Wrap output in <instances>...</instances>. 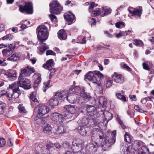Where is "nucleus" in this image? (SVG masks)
I'll list each match as a JSON object with an SVG mask.
<instances>
[{
    "instance_id": "nucleus-2",
    "label": "nucleus",
    "mask_w": 154,
    "mask_h": 154,
    "mask_svg": "<svg viewBox=\"0 0 154 154\" xmlns=\"http://www.w3.org/2000/svg\"><path fill=\"white\" fill-rule=\"evenodd\" d=\"M64 108L67 111L64 114L65 119H71L72 117L74 119L79 114L78 108L76 106L67 105L65 106Z\"/></svg>"
},
{
    "instance_id": "nucleus-39",
    "label": "nucleus",
    "mask_w": 154,
    "mask_h": 154,
    "mask_svg": "<svg viewBox=\"0 0 154 154\" xmlns=\"http://www.w3.org/2000/svg\"><path fill=\"white\" fill-rule=\"evenodd\" d=\"M80 89L79 87L78 86H72L70 88L69 90V94H72V93L78 92Z\"/></svg>"
},
{
    "instance_id": "nucleus-27",
    "label": "nucleus",
    "mask_w": 154,
    "mask_h": 154,
    "mask_svg": "<svg viewBox=\"0 0 154 154\" xmlns=\"http://www.w3.org/2000/svg\"><path fill=\"white\" fill-rule=\"evenodd\" d=\"M59 38L60 39H65L67 38V35L65 31L63 29H61L58 32Z\"/></svg>"
},
{
    "instance_id": "nucleus-12",
    "label": "nucleus",
    "mask_w": 154,
    "mask_h": 154,
    "mask_svg": "<svg viewBox=\"0 0 154 154\" xmlns=\"http://www.w3.org/2000/svg\"><path fill=\"white\" fill-rule=\"evenodd\" d=\"M19 78L22 77L23 76H28L30 74L34 72L35 71L33 67L28 66L26 68L22 69Z\"/></svg>"
},
{
    "instance_id": "nucleus-20",
    "label": "nucleus",
    "mask_w": 154,
    "mask_h": 154,
    "mask_svg": "<svg viewBox=\"0 0 154 154\" xmlns=\"http://www.w3.org/2000/svg\"><path fill=\"white\" fill-rule=\"evenodd\" d=\"M64 18L68 22L69 24H71L75 19V15L71 13H66L64 15Z\"/></svg>"
},
{
    "instance_id": "nucleus-25",
    "label": "nucleus",
    "mask_w": 154,
    "mask_h": 154,
    "mask_svg": "<svg viewBox=\"0 0 154 154\" xmlns=\"http://www.w3.org/2000/svg\"><path fill=\"white\" fill-rule=\"evenodd\" d=\"M53 66V60L51 59L48 60L46 62V63L43 65V67L44 68L49 70L53 68L52 67Z\"/></svg>"
},
{
    "instance_id": "nucleus-15",
    "label": "nucleus",
    "mask_w": 154,
    "mask_h": 154,
    "mask_svg": "<svg viewBox=\"0 0 154 154\" xmlns=\"http://www.w3.org/2000/svg\"><path fill=\"white\" fill-rule=\"evenodd\" d=\"M94 143L92 142V143H89L87 144L85 147V151L87 152L90 154H93L96 151V146L97 145H95Z\"/></svg>"
},
{
    "instance_id": "nucleus-64",
    "label": "nucleus",
    "mask_w": 154,
    "mask_h": 154,
    "mask_svg": "<svg viewBox=\"0 0 154 154\" xmlns=\"http://www.w3.org/2000/svg\"><path fill=\"white\" fill-rule=\"evenodd\" d=\"M5 106V104L4 103H2L0 104V114L2 113V110Z\"/></svg>"
},
{
    "instance_id": "nucleus-19",
    "label": "nucleus",
    "mask_w": 154,
    "mask_h": 154,
    "mask_svg": "<svg viewBox=\"0 0 154 154\" xmlns=\"http://www.w3.org/2000/svg\"><path fill=\"white\" fill-rule=\"evenodd\" d=\"M77 95L75 94H68L66 97L67 100L70 103H74L77 100Z\"/></svg>"
},
{
    "instance_id": "nucleus-7",
    "label": "nucleus",
    "mask_w": 154,
    "mask_h": 154,
    "mask_svg": "<svg viewBox=\"0 0 154 154\" xmlns=\"http://www.w3.org/2000/svg\"><path fill=\"white\" fill-rule=\"evenodd\" d=\"M85 80L86 81H91L93 83L100 86L101 82L99 79H97L94 73L91 71L89 72L85 75Z\"/></svg>"
},
{
    "instance_id": "nucleus-35",
    "label": "nucleus",
    "mask_w": 154,
    "mask_h": 154,
    "mask_svg": "<svg viewBox=\"0 0 154 154\" xmlns=\"http://www.w3.org/2000/svg\"><path fill=\"white\" fill-rule=\"evenodd\" d=\"M103 11H102L101 16L104 17L105 15L108 14L111 12V9L110 8H102Z\"/></svg>"
},
{
    "instance_id": "nucleus-49",
    "label": "nucleus",
    "mask_w": 154,
    "mask_h": 154,
    "mask_svg": "<svg viewBox=\"0 0 154 154\" xmlns=\"http://www.w3.org/2000/svg\"><path fill=\"white\" fill-rule=\"evenodd\" d=\"M120 66L122 68L128 71H130L131 70V69L127 64L124 63H121L120 64Z\"/></svg>"
},
{
    "instance_id": "nucleus-5",
    "label": "nucleus",
    "mask_w": 154,
    "mask_h": 154,
    "mask_svg": "<svg viewBox=\"0 0 154 154\" xmlns=\"http://www.w3.org/2000/svg\"><path fill=\"white\" fill-rule=\"evenodd\" d=\"M50 11L51 13L56 14H59L63 10V8L57 0H54L50 4Z\"/></svg>"
},
{
    "instance_id": "nucleus-51",
    "label": "nucleus",
    "mask_w": 154,
    "mask_h": 154,
    "mask_svg": "<svg viewBox=\"0 0 154 154\" xmlns=\"http://www.w3.org/2000/svg\"><path fill=\"white\" fill-rule=\"evenodd\" d=\"M98 4H95L94 2H91L89 4L88 8L89 12L90 13V9H93L98 5Z\"/></svg>"
},
{
    "instance_id": "nucleus-17",
    "label": "nucleus",
    "mask_w": 154,
    "mask_h": 154,
    "mask_svg": "<svg viewBox=\"0 0 154 154\" xmlns=\"http://www.w3.org/2000/svg\"><path fill=\"white\" fill-rule=\"evenodd\" d=\"M68 92L64 91L57 92L54 95V98L57 99L58 101L66 98L67 97Z\"/></svg>"
},
{
    "instance_id": "nucleus-29",
    "label": "nucleus",
    "mask_w": 154,
    "mask_h": 154,
    "mask_svg": "<svg viewBox=\"0 0 154 154\" xmlns=\"http://www.w3.org/2000/svg\"><path fill=\"white\" fill-rule=\"evenodd\" d=\"M20 94V90L18 87L14 89L13 90V94H11V97L13 98H16L19 96Z\"/></svg>"
},
{
    "instance_id": "nucleus-3",
    "label": "nucleus",
    "mask_w": 154,
    "mask_h": 154,
    "mask_svg": "<svg viewBox=\"0 0 154 154\" xmlns=\"http://www.w3.org/2000/svg\"><path fill=\"white\" fill-rule=\"evenodd\" d=\"M84 147L82 141L80 139H77L73 140L71 148L75 154H86L83 151Z\"/></svg>"
},
{
    "instance_id": "nucleus-31",
    "label": "nucleus",
    "mask_w": 154,
    "mask_h": 154,
    "mask_svg": "<svg viewBox=\"0 0 154 154\" xmlns=\"http://www.w3.org/2000/svg\"><path fill=\"white\" fill-rule=\"evenodd\" d=\"M115 141V138L112 137L110 139H109L108 140L107 139L106 141L105 140V146H107L108 147L111 146L114 144Z\"/></svg>"
},
{
    "instance_id": "nucleus-53",
    "label": "nucleus",
    "mask_w": 154,
    "mask_h": 154,
    "mask_svg": "<svg viewBox=\"0 0 154 154\" xmlns=\"http://www.w3.org/2000/svg\"><path fill=\"white\" fill-rule=\"evenodd\" d=\"M18 87V85L17 82V83L14 82V83L12 84L11 85H9V88L12 89L13 88H16Z\"/></svg>"
},
{
    "instance_id": "nucleus-45",
    "label": "nucleus",
    "mask_w": 154,
    "mask_h": 154,
    "mask_svg": "<svg viewBox=\"0 0 154 154\" xmlns=\"http://www.w3.org/2000/svg\"><path fill=\"white\" fill-rule=\"evenodd\" d=\"M134 42L133 44L136 46H142L143 45V42L140 40L137 39H134L133 40Z\"/></svg>"
},
{
    "instance_id": "nucleus-8",
    "label": "nucleus",
    "mask_w": 154,
    "mask_h": 154,
    "mask_svg": "<svg viewBox=\"0 0 154 154\" xmlns=\"http://www.w3.org/2000/svg\"><path fill=\"white\" fill-rule=\"evenodd\" d=\"M134 149L135 151L134 154H145L149 149L145 146H143L140 148V143L136 141L134 143Z\"/></svg>"
},
{
    "instance_id": "nucleus-23",
    "label": "nucleus",
    "mask_w": 154,
    "mask_h": 154,
    "mask_svg": "<svg viewBox=\"0 0 154 154\" xmlns=\"http://www.w3.org/2000/svg\"><path fill=\"white\" fill-rule=\"evenodd\" d=\"M81 96L86 101H88L91 98V96L90 95V94L89 93H87L85 92L84 88H82L80 92Z\"/></svg>"
},
{
    "instance_id": "nucleus-47",
    "label": "nucleus",
    "mask_w": 154,
    "mask_h": 154,
    "mask_svg": "<svg viewBox=\"0 0 154 154\" xmlns=\"http://www.w3.org/2000/svg\"><path fill=\"white\" fill-rule=\"evenodd\" d=\"M50 82V81L48 80L47 82H44V86L43 88V90L44 92H45L46 90L48 88Z\"/></svg>"
},
{
    "instance_id": "nucleus-11",
    "label": "nucleus",
    "mask_w": 154,
    "mask_h": 154,
    "mask_svg": "<svg viewBox=\"0 0 154 154\" xmlns=\"http://www.w3.org/2000/svg\"><path fill=\"white\" fill-rule=\"evenodd\" d=\"M19 81L17 82L18 87H22L26 89H29L30 88V84L29 80L26 78H19Z\"/></svg>"
},
{
    "instance_id": "nucleus-28",
    "label": "nucleus",
    "mask_w": 154,
    "mask_h": 154,
    "mask_svg": "<svg viewBox=\"0 0 154 154\" xmlns=\"http://www.w3.org/2000/svg\"><path fill=\"white\" fill-rule=\"evenodd\" d=\"M59 103L57 99L54 98V97L53 98L50 99L48 101L49 104L53 108L57 105Z\"/></svg>"
},
{
    "instance_id": "nucleus-43",
    "label": "nucleus",
    "mask_w": 154,
    "mask_h": 154,
    "mask_svg": "<svg viewBox=\"0 0 154 154\" xmlns=\"http://www.w3.org/2000/svg\"><path fill=\"white\" fill-rule=\"evenodd\" d=\"M36 92H33L30 95V97L31 99L33 101V102H37L38 101L36 97Z\"/></svg>"
},
{
    "instance_id": "nucleus-16",
    "label": "nucleus",
    "mask_w": 154,
    "mask_h": 154,
    "mask_svg": "<svg viewBox=\"0 0 154 154\" xmlns=\"http://www.w3.org/2000/svg\"><path fill=\"white\" fill-rule=\"evenodd\" d=\"M38 113L39 116H42L43 115L48 113L49 111V109L47 106L42 105L39 106L38 109Z\"/></svg>"
},
{
    "instance_id": "nucleus-60",
    "label": "nucleus",
    "mask_w": 154,
    "mask_h": 154,
    "mask_svg": "<svg viewBox=\"0 0 154 154\" xmlns=\"http://www.w3.org/2000/svg\"><path fill=\"white\" fill-rule=\"evenodd\" d=\"M13 140L11 138H9L8 141V145L10 147H12L13 146Z\"/></svg>"
},
{
    "instance_id": "nucleus-1",
    "label": "nucleus",
    "mask_w": 154,
    "mask_h": 154,
    "mask_svg": "<svg viewBox=\"0 0 154 154\" xmlns=\"http://www.w3.org/2000/svg\"><path fill=\"white\" fill-rule=\"evenodd\" d=\"M36 31L38 39L41 45V47L39 49L42 54L47 49L49 48L45 43H43V42L47 39L48 37V28L45 25H41L37 28Z\"/></svg>"
},
{
    "instance_id": "nucleus-10",
    "label": "nucleus",
    "mask_w": 154,
    "mask_h": 154,
    "mask_svg": "<svg viewBox=\"0 0 154 154\" xmlns=\"http://www.w3.org/2000/svg\"><path fill=\"white\" fill-rule=\"evenodd\" d=\"M77 131L83 136L88 135L91 132V129L87 125L80 126L76 129Z\"/></svg>"
},
{
    "instance_id": "nucleus-24",
    "label": "nucleus",
    "mask_w": 154,
    "mask_h": 154,
    "mask_svg": "<svg viewBox=\"0 0 154 154\" xmlns=\"http://www.w3.org/2000/svg\"><path fill=\"white\" fill-rule=\"evenodd\" d=\"M67 126L66 125H63L58 126L56 130V132L57 134L64 133L66 131Z\"/></svg>"
},
{
    "instance_id": "nucleus-50",
    "label": "nucleus",
    "mask_w": 154,
    "mask_h": 154,
    "mask_svg": "<svg viewBox=\"0 0 154 154\" xmlns=\"http://www.w3.org/2000/svg\"><path fill=\"white\" fill-rule=\"evenodd\" d=\"M125 26V23L123 22H119L116 23V26L118 28H122Z\"/></svg>"
},
{
    "instance_id": "nucleus-4",
    "label": "nucleus",
    "mask_w": 154,
    "mask_h": 154,
    "mask_svg": "<svg viewBox=\"0 0 154 154\" xmlns=\"http://www.w3.org/2000/svg\"><path fill=\"white\" fill-rule=\"evenodd\" d=\"M101 134H102V132L98 129L94 128L92 132L91 138L92 142L97 145V146L100 145H103L102 143L103 137L100 135Z\"/></svg>"
},
{
    "instance_id": "nucleus-56",
    "label": "nucleus",
    "mask_w": 154,
    "mask_h": 154,
    "mask_svg": "<svg viewBox=\"0 0 154 154\" xmlns=\"http://www.w3.org/2000/svg\"><path fill=\"white\" fill-rule=\"evenodd\" d=\"M117 121L119 123L121 126L122 127L123 129H124L125 128V126L123 124L122 122L120 119L119 118H117Z\"/></svg>"
},
{
    "instance_id": "nucleus-40",
    "label": "nucleus",
    "mask_w": 154,
    "mask_h": 154,
    "mask_svg": "<svg viewBox=\"0 0 154 154\" xmlns=\"http://www.w3.org/2000/svg\"><path fill=\"white\" fill-rule=\"evenodd\" d=\"M52 130V128L50 125L48 124L43 129L44 132L47 134H49Z\"/></svg>"
},
{
    "instance_id": "nucleus-48",
    "label": "nucleus",
    "mask_w": 154,
    "mask_h": 154,
    "mask_svg": "<svg viewBox=\"0 0 154 154\" xmlns=\"http://www.w3.org/2000/svg\"><path fill=\"white\" fill-rule=\"evenodd\" d=\"M94 73L95 75L98 76V78L97 79H99L100 82V79L103 78V75L102 73H101L100 71H95L94 72Z\"/></svg>"
},
{
    "instance_id": "nucleus-6",
    "label": "nucleus",
    "mask_w": 154,
    "mask_h": 154,
    "mask_svg": "<svg viewBox=\"0 0 154 154\" xmlns=\"http://www.w3.org/2000/svg\"><path fill=\"white\" fill-rule=\"evenodd\" d=\"M50 118L52 122L56 125H62L63 124L64 119H65L64 115H62L57 112L52 113Z\"/></svg>"
},
{
    "instance_id": "nucleus-21",
    "label": "nucleus",
    "mask_w": 154,
    "mask_h": 154,
    "mask_svg": "<svg viewBox=\"0 0 154 154\" xmlns=\"http://www.w3.org/2000/svg\"><path fill=\"white\" fill-rule=\"evenodd\" d=\"M5 75L7 78L15 80L17 78L16 72L15 70H10L5 73Z\"/></svg>"
},
{
    "instance_id": "nucleus-44",
    "label": "nucleus",
    "mask_w": 154,
    "mask_h": 154,
    "mask_svg": "<svg viewBox=\"0 0 154 154\" xmlns=\"http://www.w3.org/2000/svg\"><path fill=\"white\" fill-rule=\"evenodd\" d=\"M13 35L11 34H8L2 38V39L3 40H11L13 38Z\"/></svg>"
},
{
    "instance_id": "nucleus-46",
    "label": "nucleus",
    "mask_w": 154,
    "mask_h": 154,
    "mask_svg": "<svg viewBox=\"0 0 154 154\" xmlns=\"http://www.w3.org/2000/svg\"><path fill=\"white\" fill-rule=\"evenodd\" d=\"M113 80L110 79H107L106 81V86L107 88H109L112 85Z\"/></svg>"
},
{
    "instance_id": "nucleus-13",
    "label": "nucleus",
    "mask_w": 154,
    "mask_h": 154,
    "mask_svg": "<svg viewBox=\"0 0 154 154\" xmlns=\"http://www.w3.org/2000/svg\"><path fill=\"white\" fill-rule=\"evenodd\" d=\"M128 11L132 14V16L140 17L142 13V8L139 7L134 8L132 7H130L128 9Z\"/></svg>"
},
{
    "instance_id": "nucleus-52",
    "label": "nucleus",
    "mask_w": 154,
    "mask_h": 154,
    "mask_svg": "<svg viewBox=\"0 0 154 154\" xmlns=\"http://www.w3.org/2000/svg\"><path fill=\"white\" fill-rule=\"evenodd\" d=\"M125 140L128 142H130L131 141V138L130 136L128 133H125Z\"/></svg>"
},
{
    "instance_id": "nucleus-33",
    "label": "nucleus",
    "mask_w": 154,
    "mask_h": 154,
    "mask_svg": "<svg viewBox=\"0 0 154 154\" xmlns=\"http://www.w3.org/2000/svg\"><path fill=\"white\" fill-rule=\"evenodd\" d=\"M20 57L16 54H13L10 57L8 58L7 60L12 61H17L19 59Z\"/></svg>"
},
{
    "instance_id": "nucleus-54",
    "label": "nucleus",
    "mask_w": 154,
    "mask_h": 154,
    "mask_svg": "<svg viewBox=\"0 0 154 154\" xmlns=\"http://www.w3.org/2000/svg\"><path fill=\"white\" fill-rule=\"evenodd\" d=\"M63 146L65 149H68L70 146V144L67 141H65L63 144Z\"/></svg>"
},
{
    "instance_id": "nucleus-9",
    "label": "nucleus",
    "mask_w": 154,
    "mask_h": 154,
    "mask_svg": "<svg viewBox=\"0 0 154 154\" xmlns=\"http://www.w3.org/2000/svg\"><path fill=\"white\" fill-rule=\"evenodd\" d=\"M19 9L22 13L26 11L27 14H32L33 13L32 3L31 2H26L24 6L20 5Z\"/></svg>"
},
{
    "instance_id": "nucleus-61",
    "label": "nucleus",
    "mask_w": 154,
    "mask_h": 154,
    "mask_svg": "<svg viewBox=\"0 0 154 154\" xmlns=\"http://www.w3.org/2000/svg\"><path fill=\"white\" fill-rule=\"evenodd\" d=\"M53 146V144L52 143H50L46 145L47 150H49Z\"/></svg>"
},
{
    "instance_id": "nucleus-63",
    "label": "nucleus",
    "mask_w": 154,
    "mask_h": 154,
    "mask_svg": "<svg viewBox=\"0 0 154 154\" xmlns=\"http://www.w3.org/2000/svg\"><path fill=\"white\" fill-rule=\"evenodd\" d=\"M51 72L50 74L49 78L51 79L53 75L54 74L55 71L54 68L50 70H49Z\"/></svg>"
},
{
    "instance_id": "nucleus-14",
    "label": "nucleus",
    "mask_w": 154,
    "mask_h": 154,
    "mask_svg": "<svg viewBox=\"0 0 154 154\" xmlns=\"http://www.w3.org/2000/svg\"><path fill=\"white\" fill-rule=\"evenodd\" d=\"M112 79L116 83H121L124 81V76L121 74L114 72L112 76Z\"/></svg>"
},
{
    "instance_id": "nucleus-36",
    "label": "nucleus",
    "mask_w": 154,
    "mask_h": 154,
    "mask_svg": "<svg viewBox=\"0 0 154 154\" xmlns=\"http://www.w3.org/2000/svg\"><path fill=\"white\" fill-rule=\"evenodd\" d=\"M87 124L90 126L94 127L96 126L97 122L96 119H90L89 120H87Z\"/></svg>"
},
{
    "instance_id": "nucleus-57",
    "label": "nucleus",
    "mask_w": 154,
    "mask_h": 154,
    "mask_svg": "<svg viewBox=\"0 0 154 154\" xmlns=\"http://www.w3.org/2000/svg\"><path fill=\"white\" fill-rule=\"evenodd\" d=\"M134 108L135 110L138 111V112H140L142 113L144 112L143 110L142 109H140L138 105L135 106H134Z\"/></svg>"
},
{
    "instance_id": "nucleus-37",
    "label": "nucleus",
    "mask_w": 154,
    "mask_h": 154,
    "mask_svg": "<svg viewBox=\"0 0 154 154\" xmlns=\"http://www.w3.org/2000/svg\"><path fill=\"white\" fill-rule=\"evenodd\" d=\"M42 116H39V115H38V113L37 116L35 117L34 118V120L36 123L39 124L40 123V122H41L42 123H45V122L44 121L45 120L44 119L41 118Z\"/></svg>"
},
{
    "instance_id": "nucleus-42",
    "label": "nucleus",
    "mask_w": 154,
    "mask_h": 154,
    "mask_svg": "<svg viewBox=\"0 0 154 154\" xmlns=\"http://www.w3.org/2000/svg\"><path fill=\"white\" fill-rule=\"evenodd\" d=\"M128 35L127 32V31H120L118 34L116 35V37L117 38H119L121 37L124 36H126Z\"/></svg>"
},
{
    "instance_id": "nucleus-55",
    "label": "nucleus",
    "mask_w": 154,
    "mask_h": 154,
    "mask_svg": "<svg viewBox=\"0 0 154 154\" xmlns=\"http://www.w3.org/2000/svg\"><path fill=\"white\" fill-rule=\"evenodd\" d=\"M6 143L5 140L4 138L0 139V147H2L5 145Z\"/></svg>"
},
{
    "instance_id": "nucleus-58",
    "label": "nucleus",
    "mask_w": 154,
    "mask_h": 154,
    "mask_svg": "<svg viewBox=\"0 0 154 154\" xmlns=\"http://www.w3.org/2000/svg\"><path fill=\"white\" fill-rule=\"evenodd\" d=\"M19 109L20 112H25V110L24 107L22 105L20 104L19 106Z\"/></svg>"
},
{
    "instance_id": "nucleus-18",
    "label": "nucleus",
    "mask_w": 154,
    "mask_h": 154,
    "mask_svg": "<svg viewBox=\"0 0 154 154\" xmlns=\"http://www.w3.org/2000/svg\"><path fill=\"white\" fill-rule=\"evenodd\" d=\"M85 109L86 108V115L87 116H92L96 115L97 113L96 109L93 106L89 105L87 107H85Z\"/></svg>"
},
{
    "instance_id": "nucleus-30",
    "label": "nucleus",
    "mask_w": 154,
    "mask_h": 154,
    "mask_svg": "<svg viewBox=\"0 0 154 154\" xmlns=\"http://www.w3.org/2000/svg\"><path fill=\"white\" fill-rule=\"evenodd\" d=\"M132 149V147L131 146H128V145H125L122 147V150L124 154H129Z\"/></svg>"
},
{
    "instance_id": "nucleus-32",
    "label": "nucleus",
    "mask_w": 154,
    "mask_h": 154,
    "mask_svg": "<svg viewBox=\"0 0 154 154\" xmlns=\"http://www.w3.org/2000/svg\"><path fill=\"white\" fill-rule=\"evenodd\" d=\"M35 77H36V79L34 82V88H36L41 82V75L38 74V75H35Z\"/></svg>"
},
{
    "instance_id": "nucleus-38",
    "label": "nucleus",
    "mask_w": 154,
    "mask_h": 154,
    "mask_svg": "<svg viewBox=\"0 0 154 154\" xmlns=\"http://www.w3.org/2000/svg\"><path fill=\"white\" fill-rule=\"evenodd\" d=\"M101 14L100 9V8H97L96 10H93L91 13V15L92 17H96L99 15L100 14Z\"/></svg>"
},
{
    "instance_id": "nucleus-22",
    "label": "nucleus",
    "mask_w": 154,
    "mask_h": 154,
    "mask_svg": "<svg viewBox=\"0 0 154 154\" xmlns=\"http://www.w3.org/2000/svg\"><path fill=\"white\" fill-rule=\"evenodd\" d=\"M12 45L10 44L8 48L4 49L2 50V52L4 56L8 57L12 54V51L11 48L12 47Z\"/></svg>"
},
{
    "instance_id": "nucleus-26",
    "label": "nucleus",
    "mask_w": 154,
    "mask_h": 154,
    "mask_svg": "<svg viewBox=\"0 0 154 154\" xmlns=\"http://www.w3.org/2000/svg\"><path fill=\"white\" fill-rule=\"evenodd\" d=\"M107 99L103 96L100 97L99 99V103L100 106H102L104 108L105 107L107 104Z\"/></svg>"
},
{
    "instance_id": "nucleus-59",
    "label": "nucleus",
    "mask_w": 154,
    "mask_h": 154,
    "mask_svg": "<svg viewBox=\"0 0 154 154\" xmlns=\"http://www.w3.org/2000/svg\"><path fill=\"white\" fill-rule=\"evenodd\" d=\"M89 21L91 23V26L93 25H95L96 24V20L95 19L93 18H90L89 19Z\"/></svg>"
},
{
    "instance_id": "nucleus-34",
    "label": "nucleus",
    "mask_w": 154,
    "mask_h": 154,
    "mask_svg": "<svg viewBox=\"0 0 154 154\" xmlns=\"http://www.w3.org/2000/svg\"><path fill=\"white\" fill-rule=\"evenodd\" d=\"M103 115L105 119L107 121H109L112 118V114L109 112L105 111L103 112Z\"/></svg>"
},
{
    "instance_id": "nucleus-41",
    "label": "nucleus",
    "mask_w": 154,
    "mask_h": 154,
    "mask_svg": "<svg viewBox=\"0 0 154 154\" xmlns=\"http://www.w3.org/2000/svg\"><path fill=\"white\" fill-rule=\"evenodd\" d=\"M116 95L118 99L124 101H126L125 97L123 95H122L120 93H116Z\"/></svg>"
},
{
    "instance_id": "nucleus-62",
    "label": "nucleus",
    "mask_w": 154,
    "mask_h": 154,
    "mask_svg": "<svg viewBox=\"0 0 154 154\" xmlns=\"http://www.w3.org/2000/svg\"><path fill=\"white\" fill-rule=\"evenodd\" d=\"M46 55H55V53L53 51L51 50H48L46 52Z\"/></svg>"
}]
</instances>
